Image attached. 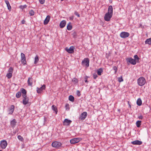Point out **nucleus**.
I'll list each match as a JSON object with an SVG mask.
<instances>
[{
    "label": "nucleus",
    "instance_id": "f257e3e1",
    "mask_svg": "<svg viewBox=\"0 0 151 151\" xmlns=\"http://www.w3.org/2000/svg\"><path fill=\"white\" fill-rule=\"evenodd\" d=\"M145 82L146 80L144 77H140L137 80L138 84L140 86H142L144 85Z\"/></svg>",
    "mask_w": 151,
    "mask_h": 151
},
{
    "label": "nucleus",
    "instance_id": "f03ea898",
    "mask_svg": "<svg viewBox=\"0 0 151 151\" xmlns=\"http://www.w3.org/2000/svg\"><path fill=\"white\" fill-rule=\"evenodd\" d=\"M21 60L22 64L24 65H27V61L25 55L23 53H21Z\"/></svg>",
    "mask_w": 151,
    "mask_h": 151
},
{
    "label": "nucleus",
    "instance_id": "7ed1b4c3",
    "mask_svg": "<svg viewBox=\"0 0 151 151\" xmlns=\"http://www.w3.org/2000/svg\"><path fill=\"white\" fill-rule=\"evenodd\" d=\"M89 60L88 58H84L82 61V64L83 65H85L86 67L89 66Z\"/></svg>",
    "mask_w": 151,
    "mask_h": 151
},
{
    "label": "nucleus",
    "instance_id": "20e7f679",
    "mask_svg": "<svg viewBox=\"0 0 151 151\" xmlns=\"http://www.w3.org/2000/svg\"><path fill=\"white\" fill-rule=\"evenodd\" d=\"M62 145L61 142L57 141L54 142L52 144V145L53 147L57 148L60 147Z\"/></svg>",
    "mask_w": 151,
    "mask_h": 151
},
{
    "label": "nucleus",
    "instance_id": "39448f33",
    "mask_svg": "<svg viewBox=\"0 0 151 151\" xmlns=\"http://www.w3.org/2000/svg\"><path fill=\"white\" fill-rule=\"evenodd\" d=\"M81 139V138H76L71 139L70 141V142L71 144H74L79 142Z\"/></svg>",
    "mask_w": 151,
    "mask_h": 151
},
{
    "label": "nucleus",
    "instance_id": "423d86ee",
    "mask_svg": "<svg viewBox=\"0 0 151 151\" xmlns=\"http://www.w3.org/2000/svg\"><path fill=\"white\" fill-rule=\"evenodd\" d=\"M7 144V141L5 140H3L1 141L0 146L2 149H5Z\"/></svg>",
    "mask_w": 151,
    "mask_h": 151
},
{
    "label": "nucleus",
    "instance_id": "0eeeda50",
    "mask_svg": "<svg viewBox=\"0 0 151 151\" xmlns=\"http://www.w3.org/2000/svg\"><path fill=\"white\" fill-rule=\"evenodd\" d=\"M126 60L127 63L129 62L133 65H135L136 64V61L135 60L131 58H127L126 59Z\"/></svg>",
    "mask_w": 151,
    "mask_h": 151
},
{
    "label": "nucleus",
    "instance_id": "6e6552de",
    "mask_svg": "<svg viewBox=\"0 0 151 151\" xmlns=\"http://www.w3.org/2000/svg\"><path fill=\"white\" fill-rule=\"evenodd\" d=\"M87 115V112H84L82 113L79 117V119L81 121L84 120L86 118Z\"/></svg>",
    "mask_w": 151,
    "mask_h": 151
},
{
    "label": "nucleus",
    "instance_id": "1a4fd4ad",
    "mask_svg": "<svg viewBox=\"0 0 151 151\" xmlns=\"http://www.w3.org/2000/svg\"><path fill=\"white\" fill-rule=\"evenodd\" d=\"M74 47L73 46H70L69 48L66 47L65 48V50L68 53H73L74 52Z\"/></svg>",
    "mask_w": 151,
    "mask_h": 151
},
{
    "label": "nucleus",
    "instance_id": "9d476101",
    "mask_svg": "<svg viewBox=\"0 0 151 151\" xmlns=\"http://www.w3.org/2000/svg\"><path fill=\"white\" fill-rule=\"evenodd\" d=\"M112 15L109 14V13H106L105 15L104 19L105 21H109L111 18L112 17Z\"/></svg>",
    "mask_w": 151,
    "mask_h": 151
},
{
    "label": "nucleus",
    "instance_id": "9b49d317",
    "mask_svg": "<svg viewBox=\"0 0 151 151\" xmlns=\"http://www.w3.org/2000/svg\"><path fill=\"white\" fill-rule=\"evenodd\" d=\"M120 36L121 37L124 38L128 37L129 34L128 32H123L121 33Z\"/></svg>",
    "mask_w": 151,
    "mask_h": 151
},
{
    "label": "nucleus",
    "instance_id": "f8f14e48",
    "mask_svg": "<svg viewBox=\"0 0 151 151\" xmlns=\"http://www.w3.org/2000/svg\"><path fill=\"white\" fill-rule=\"evenodd\" d=\"M23 99L22 100V103L24 105H26L29 102V98L27 96L22 95Z\"/></svg>",
    "mask_w": 151,
    "mask_h": 151
},
{
    "label": "nucleus",
    "instance_id": "ddd939ff",
    "mask_svg": "<svg viewBox=\"0 0 151 151\" xmlns=\"http://www.w3.org/2000/svg\"><path fill=\"white\" fill-rule=\"evenodd\" d=\"M15 108V107L14 105H11L8 111L9 112V114H12Z\"/></svg>",
    "mask_w": 151,
    "mask_h": 151
},
{
    "label": "nucleus",
    "instance_id": "4468645a",
    "mask_svg": "<svg viewBox=\"0 0 151 151\" xmlns=\"http://www.w3.org/2000/svg\"><path fill=\"white\" fill-rule=\"evenodd\" d=\"M45 85L44 84L40 88H37V93H41L43 90L45 89Z\"/></svg>",
    "mask_w": 151,
    "mask_h": 151
},
{
    "label": "nucleus",
    "instance_id": "2eb2a0df",
    "mask_svg": "<svg viewBox=\"0 0 151 151\" xmlns=\"http://www.w3.org/2000/svg\"><path fill=\"white\" fill-rule=\"evenodd\" d=\"M71 122L72 121L71 120L67 119H65L63 122V124L64 125H69Z\"/></svg>",
    "mask_w": 151,
    "mask_h": 151
},
{
    "label": "nucleus",
    "instance_id": "dca6fc26",
    "mask_svg": "<svg viewBox=\"0 0 151 151\" xmlns=\"http://www.w3.org/2000/svg\"><path fill=\"white\" fill-rule=\"evenodd\" d=\"M142 142L141 141L136 140L131 142V143L134 145H141L142 144Z\"/></svg>",
    "mask_w": 151,
    "mask_h": 151
},
{
    "label": "nucleus",
    "instance_id": "f3484780",
    "mask_svg": "<svg viewBox=\"0 0 151 151\" xmlns=\"http://www.w3.org/2000/svg\"><path fill=\"white\" fill-rule=\"evenodd\" d=\"M27 82L28 86H32L33 82V78H29Z\"/></svg>",
    "mask_w": 151,
    "mask_h": 151
},
{
    "label": "nucleus",
    "instance_id": "a211bd4d",
    "mask_svg": "<svg viewBox=\"0 0 151 151\" xmlns=\"http://www.w3.org/2000/svg\"><path fill=\"white\" fill-rule=\"evenodd\" d=\"M50 17L49 15L47 16V17L44 20V24L45 25L47 24L49 22L50 20Z\"/></svg>",
    "mask_w": 151,
    "mask_h": 151
},
{
    "label": "nucleus",
    "instance_id": "6ab92c4d",
    "mask_svg": "<svg viewBox=\"0 0 151 151\" xmlns=\"http://www.w3.org/2000/svg\"><path fill=\"white\" fill-rule=\"evenodd\" d=\"M66 24V21L65 20H63L61 22L60 24V27L61 28H63Z\"/></svg>",
    "mask_w": 151,
    "mask_h": 151
},
{
    "label": "nucleus",
    "instance_id": "aec40b11",
    "mask_svg": "<svg viewBox=\"0 0 151 151\" xmlns=\"http://www.w3.org/2000/svg\"><path fill=\"white\" fill-rule=\"evenodd\" d=\"M107 13L112 15L113 14V7L111 6V5L109 6Z\"/></svg>",
    "mask_w": 151,
    "mask_h": 151
},
{
    "label": "nucleus",
    "instance_id": "412c9836",
    "mask_svg": "<svg viewBox=\"0 0 151 151\" xmlns=\"http://www.w3.org/2000/svg\"><path fill=\"white\" fill-rule=\"evenodd\" d=\"M5 1L6 4L8 9L10 10L11 9V7L10 5L9 1L7 0H5Z\"/></svg>",
    "mask_w": 151,
    "mask_h": 151
},
{
    "label": "nucleus",
    "instance_id": "4be33fe9",
    "mask_svg": "<svg viewBox=\"0 0 151 151\" xmlns=\"http://www.w3.org/2000/svg\"><path fill=\"white\" fill-rule=\"evenodd\" d=\"M16 122L15 119H13L12 121L11 122V126L13 127H14L16 125Z\"/></svg>",
    "mask_w": 151,
    "mask_h": 151
},
{
    "label": "nucleus",
    "instance_id": "5701e85b",
    "mask_svg": "<svg viewBox=\"0 0 151 151\" xmlns=\"http://www.w3.org/2000/svg\"><path fill=\"white\" fill-rule=\"evenodd\" d=\"M146 44H148L149 45H151V38H150L146 39L145 42Z\"/></svg>",
    "mask_w": 151,
    "mask_h": 151
},
{
    "label": "nucleus",
    "instance_id": "b1692460",
    "mask_svg": "<svg viewBox=\"0 0 151 151\" xmlns=\"http://www.w3.org/2000/svg\"><path fill=\"white\" fill-rule=\"evenodd\" d=\"M22 93V95L27 96V91L24 89L22 88L21 89Z\"/></svg>",
    "mask_w": 151,
    "mask_h": 151
},
{
    "label": "nucleus",
    "instance_id": "393cba45",
    "mask_svg": "<svg viewBox=\"0 0 151 151\" xmlns=\"http://www.w3.org/2000/svg\"><path fill=\"white\" fill-rule=\"evenodd\" d=\"M137 104L139 106H141L142 104V101L141 99L140 98H139L137 99Z\"/></svg>",
    "mask_w": 151,
    "mask_h": 151
},
{
    "label": "nucleus",
    "instance_id": "a878e982",
    "mask_svg": "<svg viewBox=\"0 0 151 151\" xmlns=\"http://www.w3.org/2000/svg\"><path fill=\"white\" fill-rule=\"evenodd\" d=\"M52 109L55 112L56 114H57L58 112V109L57 107L55 105H53L52 106Z\"/></svg>",
    "mask_w": 151,
    "mask_h": 151
},
{
    "label": "nucleus",
    "instance_id": "bb28decb",
    "mask_svg": "<svg viewBox=\"0 0 151 151\" xmlns=\"http://www.w3.org/2000/svg\"><path fill=\"white\" fill-rule=\"evenodd\" d=\"M72 27L71 25V23L70 22H69L67 26V29L68 30H70L72 29Z\"/></svg>",
    "mask_w": 151,
    "mask_h": 151
},
{
    "label": "nucleus",
    "instance_id": "cd10ccee",
    "mask_svg": "<svg viewBox=\"0 0 151 151\" xmlns=\"http://www.w3.org/2000/svg\"><path fill=\"white\" fill-rule=\"evenodd\" d=\"M39 60V58L37 55H36L35 58L34 63L36 64Z\"/></svg>",
    "mask_w": 151,
    "mask_h": 151
},
{
    "label": "nucleus",
    "instance_id": "c85d7f7f",
    "mask_svg": "<svg viewBox=\"0 0 151 151\" xmlns=\"http://www.w3.org/2000/svg\"><path fill=\"white\" fill-rule=\"evenodd\" d=\"M103 70L101 68H100L97 70V74L98 75L100 76L101 74V73L103 72Z\"/></svg>",
    "mask_w": 151,
    "mask_h": 151
},
{
    "label": "nucleus",
    "instance_id": "c756f323",
    "mask_svg": "<svg viewBox=\"0 0 151 151\" xmlns=\"http://www.w3.org/2000/svg\"><path fill=\"white\" fill-rule=\"evenodd\" d=\"M21 95V92L18 91L16 95V97L17 98H19Z\"/></svg>",
    "mask_w": 151,
    "mask_h": 151
},
{
    "label": "nucleus",
    "instance_id": "7c9ffc66",
    "mask_svg": "<svg viewBox=\"0 0 151 151\" xmlns=\"http://www.w3.org/2000/svg\"><path fill=\"white\" fill-rule=\"evenodd\" d=\"M141 121H137L136 123V125L137 127H139L141 125Z\"/></svg>",
    "mask_w": 151,
    "mask_h": 151
},
{
    "label": "nucleus",
    "instance_id": "2f4dec72",
    "mask_svg": "<svg viewBox=\"0 0 151 151\" xmlns=\"http://www.w3.org/2000/svg\"><path fill=\"white\" fill-rule=\"evenodd\" d=\"M69 100L72 102H73L74 100V97L72 95H70L69 97Z\"/></svg>",
    "mask_w": 151,
    "mask_h": 151
},
{
    "label": "nucleus",
    "instance_id": "473e14b6",
    "mask_svg": "<svg viewBox=\"0 0 151 151\" xmlns=\"http://www.w3.org/2000/svg\"><path fill=\"white\" fill-rule=\"evenodd\" d=\"M12 73H7L6 75V76L8 78H10L12 76Z\"/></svg>",
    "mask_w": 151,
    "mask_h": 151
},
{
    "label": "nucleus",
    "instance_id": "72a5a7b5",
    "mask_svg": "<svg viewBox=\"0 0 151 151\" xmlns=\"http://www.w3.org/2000/svg\"><path fill=\"white\" fill-rule=\"evenodd\" d=\"M134 60H135V61L137 60V62H138V61H139V58L138 57V55H135L134 56Z\"/></svg>",
    "mask_w": 151,
    "mask_h": 151
},
{
    "label": "nucleus",
    "instance_id": "f704fd0d",
    "mask_svg": "<svg viewBox=\"0 0 151 151\" xmlns=\"http://www.w3.org/2000/svg\"><path fill=\"white\" fill-rule=\"evenodd\" d=\"M29 14L31 16H32L34 14V12L33 10H31L29 12Z\"/></svg>",
    "mask_w": 151,
    "mask_h": 151
},
{
    "label": "nucleus",
    "instance_id": "c9c22d12",
    "mask_svg": "<svg viewBox=\"0 0 151 151\" xmlns=\"http://www.w3.org/2000/svg\"><path fill=\"white\" fill-rule=\"evenodd\" d=\"M27 7V6L25 4L24 5H20L19 6V8L21 9H23L24 8H26Z\"/></svg>",
    "mask_w": 151,
    "mask_h": 151
},
{
    "label": "nucleus",
    "instance_id": "e433bc0d",
    "mask_svg": "<svg viewBox=\"0 0 151 151\" xmlns=\"http://www.w3.org/2000/svg\"><path fill=\"white\" fill-rule=\"evenodd\" d=\"M118 81L119 82L123 81V79H122V76H121L120 77L118 78Z\"/></svg>",
    "mask_w": 151,
    "mask_h": 151
},
{
    "label": "nucleus",
    "instance_id": "4c0bfd02",
    "mask_svg": "<svg viewBox=\"0 0 151 151\" xmlns=\"http://www.w3.org/2000/svg\"><path fill=\"white\" fill-rule=\"evenodd\" d=\"M17 138L20 141H22L23 140V138L20 135H19L17 136Z\"/></svg>",
    "mask_w": 151,
    "mask_h": 151
},
{
    "label": "nucleus",
    "instance_id": "58836bf2",
    "mask_svg": "<svg viewBox=\"0 0 151 151\" xmlns=\"http://www.w3.org/2000/svg\"><path fill=\"white\" fill-rule=\"evenodd\" d=\"M72 35L73 36V37L74 38H76L77 37V33L76 32H74L72 34Z\"/></svg>",
    "mask_w": 151,
    "mask_h": 151
},
{
    "label": "nucleus",
    "instance_id": "ea45409f",
    "mask_svg": "<svg viewBox=\"0 0 151 151\" xmlns=\"http://www.w3.org/2000/svg\"><path fill=\"white\" fill-rule=\"evenodd\" d=\"M113 69L115 70V74H116V72H117V68L116 66H114L113 67Z\"/></svg>",
    "mask_w": 151,
    "mask_h": 151
},
{
    "label": "nucleus",
    "instance_id": "a19ab883",
    "mask_svg": "<svg viewBox=\"0 0 151 151\" xmlns=\"http://www.w3.org/2000/svg\"><path fill=\"white\" fill-rule=\"evenodd\" d=\"M13 69L12 67H10L8 70L9 73H12L13 72Z\"/></svg>",
    "mask_w": 151,
    "mask_h": 151
},
{
    "label": "nucleus",
    "instance_id": "79ce46f5",
    "mask_svg": "<svg viewBox=\"0 0 151 151\" xmlns=\"http://www.w3.org/2000/svg\"><path fill=\"white\" fill-rule=\"evenodd\" d=\"M72 81L75 83H77L78 82V80L77 79L74 78L72 80Z\"/></svg>",
    "mask_w": 151,
    "mask_h": 151
},
{
    "label": "nucleus",
    "instance_id": "37998d69",
    "mask_svg": "<svg viewBox=\"0 0 151 151\" xmlns=\"http://www.w3.org/2000/svg\"><path fill=\"white\" fill-rule=\"evenodd\" d=\"M76 93H77V95L78 96H80L81 95V94L80 93V92L78 90L77 91V92H76Z\"/></svg>",
    "mask_w": 151,
    "mask_h": 151
},
{
    "label": "nucleus",
    "instance_id": "c03bdc74",
    "mask_svg": "<svg viewBox=\"0 0 151 151\" xmlns=\"http://www.w3.org/2000/svg\"><path fill=\"white\" fill-rule=\"evenodd\" d=\"M39 2L41 4H43L45 2V0H39Z\"/></svg>",
    "mask_w": 151,
    "mask_h": 151
},
{
    "label": "nucleus",
    "instance_id": "a18cd8bd",
    "mask_svg": "<svg viewBox=\"0 0 151 151\" xmlns=\"http://www.w3.org/2000/svg\"><path fill=\"white\" fill-rule=\"evenodd\" d=\"M96 73H94L93 74V78L96 79L98 77Z\"/></svg>",
    "mask_w": 151,
    "mask_h": 151
},
{
    "label": "nucleus",
    "instance_id": "49530a36",
    "mask_svg": "<svg viewBox=\"0 0 151 151\" xmlns=\"http://www.w3.org/2000/svg\"><path fill=\"white\" fill-rule=\"evenodd\" d=\"M74 14L76 15V16H77L78 17H80V15L78 13V12H76L75 11L74 12Z\"/></svg>",
    "mask_w": 151,
    "mask_h": 151
},
{
    "label": "nucleus",
    "instance_id": "de8ad7c7",
    "mask_svg": "<svg viewBox=\"0 0 151 151\" xmlns=\"http://www.w3.org/2000/svg\"><path fill=\"white\" fill-rule=\"evenodd\" d=\"M138 118L139 119H142L143 118V116H142V115H141L138 116Z\"/></svg>",
    "mask_w": 151,
    "mask_h": 151
},
{
    "label": "nucleus",
    "instance_id": "09e8293b",
    "mask_svg": "<svg viewBox=\"0 0 151 151\" xmlns=\"http://www.w3.org/2000/svg\"><path fill=\"white\" fill-rule=\"evenodd\" d=\"M70 19V20H73V19L74 18V16H72L70 17H69Z\"/></svg>",
    "mask_w": 151,
    "mask_h": 151
},
{
    "label": "nucleus",
    "instance_id": "8fccbe9b",
    "mask_svg": "<svg viewBox=\"0 0 151 151\" xmlns=\"http://www.w3.org/2000/svg\"><path fill=\"white\" fill-rule=\"evenodd\" d=\"M25 22V21L24 20H22V21L21 22L22 24H24Z\"/></svg>",
    "mask_w": 151,
    "mask_h": 151
},
{
    "label": "nucleus",
    "instance_id": "3c124183",
    "mask_svg": "<svg viewBox=\"0 0 151 151\" xmlns=\"http://www.w3.org/2000/svg\"><path fill=\"white\" fill-rule=\"evenodd\" d=\"M85 82H86V83L88 82L87 79V78H85Z\"/></svg>",
    "mask_w": 151,
    "mask_h": 151
},
{
    "label": "nucleus",
    "instance_id": "603ef678",
    "mask_svg": "<svg viewBox=\"0 0 151 151\" xmlns=\"http://www.w3.org/2000/svg\"><path fill=\"white\" fill-rule=\"evenodd\" d=\"M142 26V24H140L139 27H141Z\"/></svg>",
    "mask_w": 151,
    "mask_h": 151
},
{
    "label": "nucleus",
    "instance_id": "864d4df0",
    "mask_svg": "<svg viewBox=\"0 0 151 151\" xmlns=\"http://www.w3.org/2000/svg\"><path fill=\"white\" fill-rule=\"evenodd\" d=\"M118 111L120 112V109H118Z\"/></svg>",
    "mask_w": 151,
    "mask_h": 151
},
{
    "label": "nucleus",
    "instance_id": "5fc2aeb1",
    "mask_svg": "<svg viewBox=\"0 0 151 151\" xmlns=\"http://www.w3.org/2000/svg\"><path fill=\"white\" fill-rule=\"evenodd\" d=\"M68 105H68V104H66V105H65V106H68Z\"/></svg>",
    "mask_w": 151,
    "mask_h": 151
},
{
    "label": "nucleus",
    "instance_id": "6e6d98bb",
    "mask_svg": "<svg viewBox=\"0 0 151 151\" xmlns=\"http://www.w3.org/2000/svg\"><path fill=\"white\" fill-rule=\"evenodd\" d=\"M61 1H63V0H60Z\"/></svg>",
    "mask_w": 151,
    "mask_h": 151
},
{
    "label": "nucleus",
    "instance_id": "4d7b16f0",
    "mask_svg": "<svg viewBox=\"0 0 151 151\" xmlns=\"http://www.w3.org/2000/svg\"><path fill=\"white\" fill-rule=\"evenodd\" d=\"M0 151H2V150H0Z\"/></svg>",
    "mask_w": 151,
    "mask_h": 151
}]
</instances>
